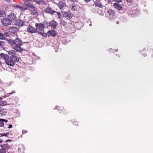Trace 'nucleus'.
<instances>
[{"mask_svg": "<svg viewBox=\"0 0 153 153\" xmlns=\"http://www.w3.org/2000/svg\"><path fill=\"white\" fill-rule=\"evenodd\" d=\"M39 34H41L43 36L46 37L48 35V36L55 37L56 35V33L54 30H50L47 33H45L43 31V32L39 31Z\"/></svg>", "mask_w": 153, "mask_h": 153, "instance_id": "2", "label": "nucleus"}, {"mask_svg": "<svg viewBox=\"0 0 153 153\" xmlns=\"http://www.w3.org/2000/svg\"><path fill=\"white\" fill-rule=\"evenodd\" d=\"M8 133H5V134H0V135L2 136H7V134Z\"/></svg>", "mask_w": 153, "mask_h": 153, "instance_id": "30", "label": "nucleus"}, {"mask_svg": "<svg viewBox=\"0 0 153 153\" xmlns=\"http://www.w3.org/2000/svg\"><path fill=\"white\" fill-rule=\"evenodd\" d=\"M94 4L96 6L100 8L103 7V5L101 4L100 1L97 0L96 1L94 2Z\"/></svg>", "mask_w": 153, "mask_h": 153, "instance_id": "18", "label": "nucleus"}, {"mask_svg": "<svg viewBox=\"0 0 153 153\" xmlns=\"http://www.w3.org/2000/svg\"><path fill=\"white\" fill-rule=\"evenodd\" d=\"M44 25L46 27L48 28L49 27L51 26L52 28L56 29L58 25V24L56 21L53 20L49 23L45 21L44 22Z\"/></svg>", "mask_w": 153, "mask_h": 153, "instance_id": "3", "label": "nucleus"}, {"mask_svg": "<svg viewBox=\"0 0 153 153\" xmlns=\"http://www.w3.org/2000/svg\"><path fill=\"white\" fill-rule=\"evenodd\" d=\"M126 0L128 2L131 3V0Z\"/></svg>", "mask_w": 153, "mask_h": 153, "instance_id": "36", "label": "nucleus"}, {"mask_svg": "<svg viewBox=\"0 0 153 153\" xmlns=\"http://www.w3.org/2000/svg\"><path fill=\"white\" fill-rule=\"evenodd\" d=\"M5 0L7 2H9L10 1V0Z\"/></svg>", "mask_w": 153, "mask_h": 153, "instance_id": "42", "label": "nucleus"}, {"mask_svg": "<svg viewBox=\"0 0 153 153\" xmlns=\"http://www.w3.org/2000/svg\"><path fill=\"white\" fill-rule=\"evenodd\" d=\"M89 25H90V26H92V24H90Z\"/></svg>", "mask_w": 153, "mask_h": 153, "instance_id": "48", "label": "nucleus"}, {"mask_svg": "<svg viewBox=\"0 0 153 153\" xmlns=\"http://www.w3.org/2000/svg\"><path fill=\"white\" fill-rule=\"evenodd\" d=\"M3 141L2 140H0V143H2Z\"/></svg>", "mask_w": 153, "mask_h": 153, "instance_id": "44", "label": "nucleus"}, {"mask_svg": "<svg viewBox=\"0 0 153 153\" xmlns=\"http://www.w3.org/2000/svg\"><path fill=\"white\" fill-rule=\"evenodd\" d=\"M1 147L5 150H6L9 149L10 146L8 144H4L0 145Z\"/></svg>", "mask_w": 153, "mask_h": 153, "instance_id": "21", "label": "nucleus"}, {"mask_svg": "<svg viewBox=\"0 0 153 153\" xmlns=\"http://www.w3.org/2000/svg\"><path fill=\"white\" fill-rule=\"evenodd\" d=\"M73 16V15L70 12H65L64 13V17L71 19Z\"/></svg>", "mask_w": 153, "mask_h": 153, "instance_id": "15", "label": "nucleus"}, {"mask_svg": "<svg viewBox=\"0 0 153 153\" xmlns=\"http://www.w3.org/2000/svg\"><path fill=\"white\" fill-rule=\"evenodd\" d=\"M56 107L57 109H58V108H57V107H58H58Z\"/></svg>", "mask_w": 153, "mask_h": 153, "instance_id": "49", "label": "nucleus"}, {"mask_svg": "<svg viewBox=\"0 0 153 153\" xmlns=\"http://www.w3.org/2000/svg\"><path fill=\"white\" fill-rule=\"evenodd\" d=\"M4 45V44L3 42L0 41V46H3Z\"/></svg>", "mask_w": 153, "mask_h": 153, "instance_id": "29", "label": "nucleus"}, {"mask_svg": "<svg viewBox=\"0 0 153 153\" xmlns=\"http://www.w3.org/2000/svg\"><path fill=\"white\" fill-rule=\"evenodd\" d=\"M6 151L3 149H0V153H6Z\"/></svg>", "mask_w": 153, "mask_h": 153, "instance_id": "26", "label": "nucleus"}, {"mask_svg": "<svg viewBox=\"0 0 153 153\" xmlns=\"http://www.w3.org/2000/svg\"><path fill=\"white\" fill-rule=\"evenodd\" d=\"M5 16V13L4 10H0V17H4Z\"/></svg>", "mask_w": 153, "mask_h": 153, "instance_id": "23", "label": "nucleus"}, {"mask_svg": "<svg viewBox=\"0 0 153 153\" xmlns=\"http://www.w3.org/2000/svg\"><path fill=\"white\" fill-rule=\"evenodd\" d=\"M36 27H37L38 26V23H36Z\"/></svg>", "mask_w": 153, "mask_h": 153, "instance_id": "43", "label": "nucleus"}, {"mask_svg": "<svg viewBox=\"0 0 153 153\" xmlns=\"http://www.w3.org/2000/svg\"><path fill=\"white\" fill-rule=\"evenodd\" d=\"M12 36L14 37L15 38L14 39H13L12 37H11V39H7V41L8 43L12 46H14L15 45H23L24 42L18 37L16 34H14L12 35Z\"/></svg>", "mask_w": 153, "mask_h": 153, "instance_id": "1", "label": "nucleus"}, {"mask_svg": "<svg viewBox=\"0 0 153 153\" xmlns=\"http://www.w3.org/2000/svg\"><path fill=\"white\" fill-rule=\"evenodd\" d=\"M11 21L9 19L4 18L2 20L1 23L4 26H7L11 24Z\"/></svg>", "mask_w": 153, "mask_h": 153, "instance_id": "5", "label": "nucleus"}, {"mask_svg": "<svg viewBox=\"0 0 153 153\" xmlns=\"http://www.w3.org/2000/svg\"><path fill=\"white\" fill-rule=\"evenodd\" d=\"M57 5L61 10H64L67 7L65 3L62 1L59 2L57 4Z\"/></svg>", "mask_w": 153, "mask_h": 153, "instance_id": "7", "label": "nucleus"}, {"mask_svg": "<svg viewBox=\"0 0 153 153\" xmlns=\"http://www.w3.org/2000/svg\"><path fill=\"white\" fill-rule=\"evenodd\" d=\"M39 0V4H40L42 2V0Z\"/></svg>", "mask_w": 153, "mask_h": 153, "instance_id": "38", "label": "nucleus"}, {"mask_svg": "<svg viewBox=\"0 0 153 153\" xmlns=\"http://www.w3.org/2000/svg\"><path fill=\"white\" fill-rule=\"evenodd\" d=\"M114 1L118 3L121 2H122V0H114Z\"/></svg>", "mask_w": 153, "mask_h": 153, "instance_id": "31", "label": "nucleus"}, {"mask_svg": "<svg viewBox=\"0 0 153 153\" xmlns=\"http://www.w3.org/2000/svg\"><path fill=\"white\" fill-rule=\"evenodd\" d=\"M10 59L14 63H15V62H18L19 61L18 58L17 57L16 55H14L13 56H10Z\"/></svg>", "mask_w": 153, "mask_h": 153, "instance_id": "19", "label": "nucleus"}, {"mask_svg": "<svg viewBox=\"0 0 153 153\" xmlns=\"http://www.w3.org/2000/svg\"><path fill=\"white\" fill-rule=\"evenodd\" d=\"M4 125V123L2 119H0V127H2Z\"/></svg>", "mask_w": 153, "mask_h": 153, "instance_id": "27", "label": "nucleus"}, {"mask_svg": "<svg viewBox=\"0 0 153 153\" xmlns=\"http://www.w3.org/2000/svg\"><path fill=\"white\" fill-rule=\"evenodd\" d=\"M45 21H44L43 22V23H40L39 24V30H40L41 31L42 30H44V27H45V25H44V22ZM42 32V31H41Z\"/></svg>", "mask_w": 153, "mask_h": 153, "instance_id": "20", "label": "nucleus"}, {"mask_svg": "<svg viewBox=\"0 0 153 153\" xmlns=\"http://www.w3.org/2000/svg\"><path fill=\"white\" fill-rule=\"evenodd\" d=\"M8 54L10 55H11V56H13L14 55H16V53L15 51L13 50H11L8 51Z\"/></svg>", "mask_w": 153, "mask_h": 153, "instance_id": "22", "label": "nucleus"}, {"mask_svg": "<svg viewBox=\"0 0 153 153\" xmlns=\"http://www.w3.org/2000/svg\"><path fill=\"white\" fill-rule=\"evenodd\" d=\"M4 35L6 36H7L8 35V33H5L4 34Z\"/></svg>", "mask_w": 153, "mask_h": 153, "instance_id": "39", "label": "nucleus"}, {"mask_svg": "<svg viewBox=\"0 0 153 153\" xmlns=\"http://www.w3.org/2000/svg\"><path fill=\"white\" fill-rule=\"evenodd\" d=\"M16 23L17 24L18 26L19 27H21L25 25V22L22 20H17Z\"/></svg>", "mask_w": 153, "mask_h": 153, "instance_id": "16", "label": "nucleus"}, {"mask_svg": "<svg viewBox=\"0 0 153 153\" xmlns=\"http://www.w3.org/2000/svg\"><path fill=\"white\" fill-rule=\"evenodd\" d=\"M80 7L74 4H73L70 6V8L73 11H78L79 10Z\"/></svg>", "mask_w": 153, "mask_h": 153, "instance_id": "8", "label": "nucleus"}, {"mask_svg": "<svg viewBox=\"0 0 153 153\" xmlns=\"http://www.w3.org/2000/svg\"><path fill=\"white\" fill-rule=\"evenodd\" d=\"M15 7L16 8H21V9H22V7H21V6H19L18 5H16L15 6Z\"/></svg>", "mask_w": 153, "mask_h": 153, "instance_id": "32", "label": "nucleus"}, {"mask_svg": "<svg viewBox=\"0 0 153 153\" xmlns=\"http://www.w3.org/2000/svg\"><path fill=\"white\" fill-rule=\"evenodd\" d=\"M119 23H120V22H118V21L117 22H116V23H117V24H119Z\"/></svg>", "mask_w": 153, "mask_h": 153, "instance_id": "45", "label": "nucleus"}, {"mask_svg": "<svg viewBox=\"0 0 153 153\" xmlns=\"http://www.w3.org/2000/svg\"><path fill=\"white\" fill-rule=\"evenodd\" d=\"M27 132V131L26 130H23L22 131V133L25 134Z\"/></svg>", "mask_w": 153, "mask_h": 153, "instance_id": "33", "label": "nucleus"}, {"mask_svg": "<svg viewBox=\"0 0 153 153\" xmlns=\"http://www.w3.org/2000/svg\"><path fill=\"white\" fill-rule=\"evenodd\" d=\"M60 23L61 24H62L63 25H65L66 23L65 22V21L62 19H61L60 20Z\"/></svg>", "mask_w": 153, "mask_h": 153, "instance_id": "28", "label": "nucleus"}, {"mask_svg": "<svg viewBox=\"0 0 153 153\" xmlns=\"http://www.w3.org/2000/svg\"><path fill=\"white\" fill-rule=\"evenodd\" d=\"M0 137H1V136H2L1 135H0Z\"/></svg>", "mask_w": 153, "mask_h": 153, "instance_id": "53", "label": "nucleus"}, {"mask_svg": "<svg viewBox=\"0 0 153 153\" xmlns=\"http://www.w3.org/2000/svg\"><path fill=\"white\" fill-rule=\"evenodd\" d=\"M5 62L7 65L10 66H13L15 65V63L10 59V57L5 60Z\"/></svg>", "mask_w": 153, "mask_h": 153, "instance_id": "9", "label": "nucleus"}, {"mask_svg": "<svg viewBox=\"0 0 153 153\" xmlns=\"http://www.w3.org/2000/svg\"><path fill=\"white\" fill-rule=\"evenodd\" d=\"M8 17L12 20H15L16 19V15L14 13H11L7 16Z\"/></svg>", "mask_w": 153, "mask_h": 153, "instance_id": "14", "label": "nucleus"}, {"mask_svg": "<svg viewBox=\"0 0 153 153\" xmlns=\"http://www.w3.org/2000/svg\"><path fill=\"white\" fill-rule=\"evenodd\" d=\"M4 103H6V102L5 101L4 102Z\"/></svg>", "mask_w": 153, "mask_h": 153, "instance_id": "52", "label": "nucleus"}, {"mask_svg": "<svg viewBox=\"0 0 153 153\" xmlns=\"http://www.w3.org/2000/svg\"><path fill=\"white\" fill-rule=\"evenodd\" d=\"M107 12L109 15L108 16V19L110 20L114 19L115 18V12L112 9H109L107 10Z\"/></svg>", "mask_w": 153, "mask_h": 153, "instance_id": "4", "label": "nucleus"}, {"mask_svg": "<svg viewBox=\"0 0 153 153\" xmlns=\"http://www.w3.org/2000/svg\"><path fill=\"white\" fill-rule=\"evenodd\" d=\"M27 31L29 33H36L37 32V30L36 28L32 27L31 25H29L27 28Z\"/></svg>", "mask_w": 153, "mask_h": 153, "instance_id": "6", "label": "nucleus"}, {"mask_svg": "<svg viewBox=\"0 0 153 153\" xmlns=\"http://www.w3.org/2000/svg\"><path fill=\"white\" fill-rule=\"evenodd\" d=\"M2 120L3 121V122H7V120H6L2 119Z\"/></svg>", "mask_w": 153, "mask_h": 153, "instance_id": "34", "label": "nucleus"}, {"mask_svg": "<svg viewBox=\"0 0 153 153\" xmlns=\"http://www.w3.org/2000/svg\"><path fill=\"white\" fill-rule=\"evenodd\" d=\"M55 13H56L58 16V18L59 19H62V18L63 17H64V15L63 16L62 15L60 12H56Z\"/></svg>", "mask_w": 153, "mask_h": 153, "instance_id": "24", "label": "nucleus"}, {"mask_svg": "<svg viewBox=\"0 0 153 153\" xmlns=\"http://www.w3.org/2000/svg\"><path fill=\"white\" fill-rule=\"evenodd\" d=\"M71 1L73 2H74L76 1V0H71Z\"/></svg>", "mask_w": 153, "mask_h": 153, "instance_id": "41", "label": "nucleus"}, {"mask_svg": "<svg viewBox=\"0 0 153 153\" xmlns=\"http://www.w3.org/2000/svg\"><path fill=\"white\" fill-rule=\"evenodd\" d=\"M15 93V91H12V92L9 93H8V94H13V93Z\"/></svg>", "mask_w": 153, "mask_h": 153, "instance_id": "35", "label": "nucleus"}, {"mask_svg": "<svg viewBox=\"0 0 153 153\" xmlns=\"http://www.w3.org/2000/svg\"><path fill=\"white\" fill-rule=\"evenodd\" d=\"M22 45H15L13 47V48L15 49L16 52H21L23 51V49L21 47V46Z\"/></svg>", "mask_w": 153, "mask_h": 153, "instance_id": "12", "label": "nucleus"}, {"mask_svg": "<svg viewBox=\"0 0 153 153\" xmlns=\"http://www.w3.org/2000/svg\"><path fill=\"white\" fill-rule=\"evenodd\" d=\"M76 123V122H74L73 123H74V124H75V125H76V124L75 123Z\"/></svg>", "mask_w": 153, "mask_h": 153, "instance_id": "47", "label": "nucleus"}, {"mask_svg": "<svg viewBox=\"0 0 153 153\" xmlns=\"http://www.w3.org/2000/svg\"><path fill=\"white\" fill-rule=\"evenodd\" d=\"M5 39V37L3 35L2 33H0V39Z\"/></svg>", "mask_w": 153, "mask_h": 153, "instance_id": "25", "label": "nucleus"}, {"mask_svg": "<svg viewBox=\"0 0 153 153\" xmlns=\"http://www.w3.org/2000/svg\"><path fill=\"white\" fill-rule=\"evenodd\" d=\"M139 13V11L137 9L134 10H129L128 12V14L130 15H136Z\"/></svg>", "mask_w": 153, "mask_h": 153, "instance_id": "10", "label": "nucleus"}, {"mask_svg": "<svg viewBox=\"0 0 153 153\" xmlns=\"http://www.w3.org/2000/svg\"><path fill=\"white\" fill-rule=\"evenodd\" d=\"M36 2L37 3H38V2H37V1H36Z\"/></svg>", "mask_w": 153, "mask_h": 153, "instance_id": "50", "label": "nucleus"}, {"mask_svg": "<svg viewBox=\"0 0 153 153\" xmlns=\"http://www.w3.org/2000/svg\"><path fill=\"white\" fill-rule=\"evenodd\" d=\"M113 7L116 9H118L119 10H120L123 8V7L121 6L120 4H119L118 3H116L114 4L113 5Z\"/></svg>", "mask_w": 153, "mask_h": 153, "instance_id": "13", "label": "nucleus"}, {"mask_svg": "<svg viewBox=\"0 0 153 153\" xmlns=\"http://www.w3.org/2000/svg\"><path fill=\"white\" fill-rule=\"evenodd\" d=\"M55 51L56 52H57V50H55Z\"/></svg>", "mask_w": 153, "mask_h": 153, "instance_id": "51", "label": "nucleus"}, {"mask_svg": "<svg viewBox=\"0 0 153 153\" xmlns=\"http://www.w3.org/2000/svg\"><path fill=\"white\" fill-rule=\"evenodd\" d=\"M12 127V126L11 125H10L8 126V128H11Z\"/></svg>", "mask_w": 153, "mask_h": 153, "instance_id": "37", "label": "nucleus"}, {"mask_svg": "<svg viewBox=\"0 0 153 153\" xmlns=\"http://www.w3.org/2000/svg\"><path fill=\"white\" fill-rule=\"evenodd\" d=\"M9 56L7 54H5L3 53H1L0 54V58L1 59H3L4 60L5 62V60L8 59Z\"/></svg>", "mask_w": 153, "mask_h": 153, "instance_id": "17", "label": "nucleus"}, {"mask_svg": "<svg viewBox=\"0 0 153 153\" xmlns=\"http://www.w3.org/2000/svg\"><path fill=\"white\" fill-rule=\"evenodd\" d=\"M115 51H116V52H117V51H118V49H116L115 50Z\"/></svg>", "mask_w": 153, "mask_h": 153, "instance_id": "46", "label": "nucleus"}, {"mask_svg": "<svg viewBox=\"0 0 153 153\" xmlns=\"http://www.w3.org/2000/svg\"><path fill=\"white\" fill-rule=\"evenodd\" d=\"M9 141H11V140H7L5 142H7Z\"/></svg>", "mask_w": 153, "mask_h": 153, "instance_id": "40", "label": "nucleus"}, {"mask_svg": "<svg viewBox=\"0 0 153 153\" xmlns=\"http://www.w3.org/2000/svg\"><path fill=\"white\" fill-rule=\"evenodd\" d=\"M45 11L47 13H48L52 15L56 12L52 9V8L48 7L45 9Z\"/></svg>", "mask_w": 153, "mask_h": 153, "instance_id": "11", "label": "nucleus"}]
</instances>
